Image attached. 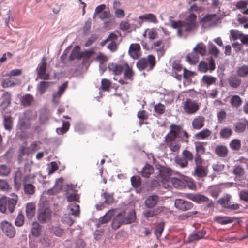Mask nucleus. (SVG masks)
<instances>
[{
  "label": "nucleus",
  "mask_w": 248,
  "mask_h": 248,
  "mask_svg": "<svg viewBox=\"0 0 248 248\" xmlns=\"http://www.w3.org/2000/svg\"><path fill=\"white\" fill-rule=\"evenodd\" d=\"M196 16L191 14L185 21H171L170 26L177 30V34L179 37L186 38L189 33L196 29Z\"/></svg>",
  "instance_id": "nucleus-1"
},
{
  "label": "nucleus",
  "mask_w": 248,
  "mask_h": 248,
  "mask_svg": "<svg viewBox=\"0 0 248 248\" xmlns=\"http://www.w3.org/2000/svg\"><path fill=\"white\" fill-rule=\"evenodd\" d=\"M182 132V127L174 124L170 126V131L165 137L166 146L169 147L172 152H178L181 144L176 141V138L180 137Z\"/></svg>",
  "instance_id": "nucleus-2"
},
{
  "label": "nucleus",
  "mask_w": 248,
  "mask_h": 248,
  "mask_svg": "<svg viewBox=\"0 0 248 248\" xmlns=\"http://www.w3.org/2000/svg\"><path fill=\"white\" fill-rule=\"evenodd\" d=\"M116 209H111L105 214L102 217L100 218L99 222L102 224L108 223L112 216L114 217L111 222V226L113 229L116 230L118 229L122 224H125L124 217L125 216V212L124 211L116 213Z\"/></svg>",
  "instance_id": "nucleus-3"
},
{
  "label": "nucleus",
  "mask_w": 248,
  "mask_h": 248,
  "mask_svg": "<svg viewBox=\"0 0 248 248\" xmlns=\"http://www.w3.org/2000/svg\"><path fill=\"white\" fill-rule=\"evenodd\" d=\"M11 198L7 199L3 197L0 199V211L1 213H5L7 208L10 213H13L17 202V196L14 193H11Z\"/></svg>",
  "instance_id": "nucleus-4"
},
{
  "label": "nucleus",
  "mask_w": 248,
  "mask_h": 248,
  "mask_svg": "<svg viewBox=\"0 0 248 248\" xmlns=\"http://www.w3.org/2000/svg\"><path fill=\"white\" fill-rule=\"evenodd\" d=\"M155 63V59L154 56L150 55L147 58H142L137 62V66L140 70L147 68L149 65V69L154 67Z\"/></svg>",
  "instance_id": "nucleus-5"
},
{
  "label": "nucleus",
  "mask_w": 248,
  "mask_h": 248,
  "mask_svg": "<svg viewBox=\"0 0 248 248\" xmlns=\"http://www.w3.org/2000/svg\"><path fill=\"white\" fill-rule=\"evenodd\" d=\"M46 58L43 57L36 68L37 76L41 79L48 80L49 78V74L46 73Z\"/></svg>",
  "instance_id": "nucleus-6"
},
{
  "label": "nucleus",
  "mask_w": 248,
  "mask_h": 248,
  "mask_svg": "<svg viewBox=\"0 0 248 248\" xmlns=\"http://www.w3.org/2000/svg\"><path fill=\"white\" fill-rule=\"evenodd\" d=\"M183 108L186 113L193 114L199 110V105L195 101L187 99L183 103Z\"/></svg>",
  "instance_id": "nucleus-7"
},
{
  "label": "nucleus",
  "mask_w": 248,
  "mask_h": 248,
  "mask_svg": "<svg viewBox=\"0 0 248 248\" xmlns=\"http://www.w3.org/2000/svg\"><path fill=\"white\" fill-rule=\"evenodd\" d=\"M1 229L3 233L10 238H13L16 233L14 226L7 221H2L0 223Z\"/></svg>",
  "instance_id": "nucleus-8"
},
{
  "label": "nucleus",
  "mask_w": 248,
  "mask_h": 248,
  "mask_svg": "<svg viewBox=\"0 0 248 248\" xmlns=\"http://www.w3.org/2000/svg\"><path fill=\"white\" fill-rule=\"evenodd\" d=\"M38 219L41 223L48 222L51 217V211L49 208L42 207L39 209Z\"/></svg>",
  "instance_id": "nucleus-9"
},
{
  "label": "nucleus",
  "mask_w": 248,
  "mask_h": 248,
  "mask_svg": "<svg viewBox=\"0 0 248 248\" xmlns=\"http://www.w3.org/2000/svg\"><path fill=\"white\" fill-rule=\"evenodd\" d=\"M123 71H124V79L120 78L118 81L121 85L127 84L128 82H126V80H132L134 76V72L132 67L127 63H124V69Z\"/></svg>",
  "instance_id": "nucleus-10"
},
{
  "label": "nucleus",
  "mask_w": 248,
  "mask_h": 248,
  "mask_svg": "<svg viewBox=\"0 0 248 248\" xmlns=\"http://www.w3.org/2000/svg\"><path fill=\"white\" fill-rule=\"evenodd\" d=\"M31 115V112L30 111H27L20 117L18 126L21 130L23 131L30 127L31 125L30 119Z\"/></svg>",
  "instance_id": "nucleus-11"
},
{
  "label": "nucleus",
  "mask_w": 248,
  "mask_h": 248,
  "mask_svg": "<svg viewBox=\"0 0 248 248\" xmlns=\"http://www.w3.org/2000/svg\"><path fill=\"white\" fill-rule=\"evenodd\" d=\"M176 208L182 211L191 210L193 204L192 202L181 199H177L174 202Z\"/></svg>",
  "instance_id": "nucleus-12"
},
{
  "label": "nucleus",
  "mask_w": 248,
  "mask_h": 248,
  "mask_svg": "<svg viewBox=\"0 0 248 248\" xmlns=\"http://www.w3.org/2000/svg\"><path fill=\"white\" fill-rule=\"evenodd\" d=\"M75 186L72 184H68L65 189L66 196L68 201H77L79 198Z\"/></svg>",
  "instance_id": "nucleus-13"
},
{
  "label": "nucleus",
  "mask_w": 248,
  "mask_h": 248,
  "mask_svg": "<svg viewBox=\"0 0 248 248\" xmlns=\"http://www.w3.org/2000/svg\"><path fill=\"white\" fill-rule=\"evenodd\" d=\"M198 68L200 71L203 73L206 72L208 70L213 71L215 69V61L213 59H210L208 63L201 61L199 64Z\"/></svg>",
  "instance_id": "nucleus-14"
},
{
  "label": "nucleus",
  "mask_w": 248,
  "mask_h": 248,
  "mask_svg": "<svg viewBox=\"0 0 248 248\" xmlns=\"http://www.w3.org/2000/svg\"><path fill=\"white\" fill-rule=\"evenodd\" d=\"M159 202V197L155 194L148 196L144 201L145 206L148 209L155 207Z\"/></svg>",
  "instance_id": "nucleus-15"
},
{
  "label": "nucleus",
  "mask_w": 248,
  "mask_h": 248,
  "mask_svg": "<svg viewBox=\"0 0 248 248\" xmlns=\"http://www.w3.org/2000/svg\"><path fill=\"white\" fill-rule=\"evenodd\" d=\"M168 183H170L175 188L183 189L186 187L187 181L183 178H171Z\"/></svg>",
  "instance_id": "nucleus-16"
},
{
  "label": "nucleus",
  "mask_w": 248,
  "mask_h": 248,
  "mask_svg": "<svg viewBox=\"0 0 248 248\" xmlns=\"http://www.w3.org/2000/svg\"><path fill=\"white\" fill-rule=\"evenodd\" d=\"M186 197L189 200L199 203L207 202L209 201V199L207 197L199 193L188 194Z\"/></svg>",
  "instance_id": "nucleus-17"
},
{
  "label": "nucleus",
  "mask_w": 248,
  "mask_h": 248,
  "mask_svg": "<svg viewBox=\"0 0 248 248\" xmlns=\"http://www.w3.org/2000/svg\"><path fill=\"white\" fill-rule=\"evenodd\" d=\"M67 83L65 82L60 87L57 92L53 93L52 95V102L54 104H58L59 103V99L67 88Z\"/></svg>",
  "instance_id": "nucleus-18"
},
{
  "label": "nucleus",
  "mask_w": 248,
  "mask_h": 248,
  "mask_svg": "<svg viewBox=\"0 0 248 248\" xmlns=\"http://www.w3.org/2000/svg\"><path fill=\"white\" fill-rule=\"evenodd\" d=\"M140 47L138 44H131L129 49V54L133 59H138L140 55Z\"/></svg>",
  "instance_id": "nucleus-19"
},
{
  "label": "nucleus",
  "mask_w": 248,
  "mask_h": 248,
  "mask_svg": "<svg viewBox=\"0 0 248 248\" xmlns=\"http://www.w3.org/2000/svg\"><path fill=\"white\" fill-rule=\"evenodd\" d=\"M206 234V231L201 230L190 234L188 238V242H193L202 238Z\"/></svg>",
  "instance_id": "nucleus-20"
},
{
  "label": "nucleus",
  "mask_w": 248,
  "mask_h": 248,
  "mask_svg": "<svg viewBox=\"0 0 248 248\" xmlns=\"http://www.w3.org/2000/svg\"><path fill=\"white\" fill-rule=\"evenodd\" d=\"M20 84V80L15 78L10 77L4 79L1 83L3 88H8Z\"/></svg>",
  "instance_id": "nucleus-21"
},
{
  "label": "nucleus",
  "mask_w": 248,
  "mask_h": 248,
  "mask_svg": "<svg viewBox=\"0 0 248 248\" xmlns=\"http://www.w3.org/2000/svg\"><path fill=\"white\" fill-rule=\"evenodd\" d=\"M108 68L113 74L120 75L124 69V63L122 64H116L112 63L109 64Z\"/></svg>",
  "instance_id": "nucleus-22"
},
{
  "label": "nucleus",
  "mask_w": 248,
  "mask_h": 248,
  "mask_svg": "<svg viewBox=\"0 0 248 248\" xmlns=\"http://www.w3.org/2000/svg\"><path fill=\"white\" fill-rule=\"evenodd\" d=\"M24 174L19 169H18L15 172L14 175V184L16 188H18L20 187L22 183L23 179L24 177Z\"/></svg>",
  "instance_id": "nucleus-23"
},
{
  "label": "nucleus",
  "mask_w": 248,
  "mask_h": 248,
  "mask_svg": "<svg viewBox=\"0 0 248 248\" xmlns=\"http://www.w3.org/2000/svg\"><path fill=\"white\" fill-rule=\"evenodd\" d=\"M204 118L202 116L195 117L192 121V127L195 129H200L204 126Z\"/></svg>",
  "instance_id": "nucleus-24"
},
{
  "label": "nucleus",
  "mask_w": 248,
  "mask_h": 248,
  "mask_svg": "<svg viewBox=\"0 0 248 248\" xmlns=\"http://www.w3.org/2000/svg\"><path fill=\"white\" fill-rule=\"evenodd\" d=\"M80 48L78 45L74 46L69 57V60H80L82 58V52H80Z\"/></svg>",
  "instance_id": "nucleus-25"
},
{
  "label": "nucleus",
  "mask_w": 248,
  "mask_h": 248,
  "mask_svg": "<svg viewBox=\"0 0 248 248\" xmlns=\"http://www.w3.org/2000/svg\"><path fill=\"white\" fill-rule=\"evenodd\" d=\"M99 18L103 21L108 20L104 22V26L107 27L111 22L112 16L109 11H104L99 15Z\"/></svg>",
  "instance_id": "nucleus-26"
},
{
  "label": "nucleus",
  "mask_w": 248,
  "mask_h": 248,
  "mask_svg": "<svg viewBox=\"0 0 248 248\" xmlns=\"http://www.w3.org/2000/svg\"><path fill=\"white\" fill-rule=\"evenodd\" d=\"M186 61L191 64H196L199 61V55L197 51L194 50L187 54L186 57Z\"/></svg>",
  "instance_id": "nucleus-27"
},
{
  "label": "nucleus",
  "mask_w": 248,
  "mask_h": 248,
  "mask_svg": "<svg viewBox=\"0 0 248 248\" xmlns=\"http://www.w3.org/2000/svg\"><path fill=\"white\" fill-rule=\"evenodd\" d=\"M163 208L164 207L162 206H159L154 210H145L143 212V215L144 217L147 218L152 217L162 212L163 211Z\"/></svg>",
  "instance_id": "nucleus-28"
},
{
  "label": "nucleus",
  "mask_w": 248,
  "mask_h": 248,
  "mask_svg": "<svg viewBox=\"0 0 248 248\" xmlns=\"http://www.w3.org/2000/svg\"><path fill=\"white\" fill-rule=\"evenodd\" d=\"M216 154L220 157H226L228 154V149L224 145H218L215 148Z\"/></svg>",
  "instance_id": "nucleus-29"
},
{
  "label": "nucleus",
  "mask_w": 248,
  "mask_h": 248,
  "mask_svg": "<svg viewBox=\"0 0 248 248\" xmlns=\"http://www.w3.org/2000/svg\"><path fill=\"white\" fill-rule=\"evenodd\" d=\"M207 174L206 169L202 165L196 166L194 169V175L199 178L206 176Z\"/></svg>",
  "instance_id": "nucleus-30"
},
{
  "label": "nucleus",
  "mask_w": 248,
  "mask_h": 248,
  "mask_svg": "<svg viewBox=\"0 0 248 248\" xmlns=\"http://www.w3.org/2000/svg\"><path fill=\"white\" fill-rule=\"evenodd\" d=\"M230 103L233 108H239L242 103L241 97L237 95H233L230 96Z\"/></svg>",
  "instance_id": "nucleus-31"
},
{
  "label": "nucleus",
  "mask_w": 248,
  "mask_h": 248,
  "mask_svg": "<svg viewBox=\"0 0 248 248\" xmlns=\"http://www.w3.org/2000/svg\"><path fill=\"white\" fill-rule=\"evenodd\" d=\"M211 131L209 130L208 129L205 128L197 133L195 135V137L197 140H204L207 139L209 137H210L211 135Z\"/></svg>",
  "instance_id": "nucleus-32"
},
{
  "label": "nucleus",
  "mask_w": 248,
  "mask_h": 248,
  "mask_svg": "<svg viewBox=\"0 0 248 248\" xmlns=\"http://www.w3.org/2000/svg\"><path fill=\"white\" fill-rule=\"evenodd\" d=\"M11 102V94L8 92L4 93L2 96L1 106L3 110H5L10 105Z\"/></svg>",
  "instance_id": "nucleus-33"
},
{
  "label": "nucleus",
  "mask_w": 248,
  "mask_h": 248,
  "mask_svg": "<svg viewBox=\"0 0 248 248\" xmlns=\"http://www.w3.org/2000/svg\"><path fill=\"white\" fill-rule=\"evenodd\" d=\"M35 205L32 202L28 203L26 205V216L29 218H31L35 213Z\"/></svg>",
  "instance_id": "nucleus-34"
},
{
  "label": "nucleus",
  "mask_w": 248,
  "mask_h": 248,
  "mask_svg": "<svg viewBox=\"0 0 248 248\" xmlns=\"http://www.w3.org/2000/svg\"><path fill=\"white\" fill-rule=\"evenodd\" d=\"M229 85L233 88H238L241 83V80L237 77L231 76L228 79Z\"/></svg>",
  "instance_id": "nucleus-35"
},
{
  "label": "nucleus",
  "mask_w": 248,
  "mask_h": 248,
  "mask_svg": "<svg viewBox=\"0 0 248 248\" xmlns=\"http://www.w3.org/2000/svg\"><path fill=\"white\" fill-rule=\"evenodd\" d=\"M194 144L196 154L202 155L205 153L206 150L205 146L207 144V142H196Z\"/></svg>",
  "instance_id": "nucleus-36"
},
{
  "label": "nucleus",
  "mask_w": 248,
  "mask_h": 248,
  "mask_svg": "<svg viewBox=\"0 0 248 248\" xmlns=\"http://www.w3.org/2000/svg\"><path fill=\"white\" fill-rule=\"evenodd\" d=\"M154 170L153 166L147 164L142 170L141 175L142 177L148 178L154 172Z\"/></svg>",
  "instance_id": "nucleus-37"
},
{
  "label": "nucleus",
  "mask_w": 248,
  "mask_h": 248,
  "mask_svg": "<svg viewBox=\"0 0 248 248\" xmlns=\"http://www.w3.org/2000/svg\"><path fill=\"white\" fill-rule=\"evenodd\" d=\"M140 18L143 21H148L154 23L158 22L156 16L153 14L149 13L140 16Z\"/></svg>",
  "instance_id": "nucleus-38"
},
{
  "label": "nucleus",
  "mask_w": 248,
  "mask_h": 248,
  "mask_svg": "<svg viewBox=\"0 0 248 248\" xmlns=\"http://www.w3.org/2000/svg\"><path fill=\"white\" fill-rule=\"evenodd\" d=\"M215 220L218 223L221 224H227L228 223H232L234 220V217H216Z\"/></svg>",
  "instance_id": "nucleus-39"
},
{
  "label": "nucleus",
  "mask_w": 248,
  "mask_h": 248,
  "mask_svg": "<svg viewBox=\"0 0 248 248\" xmlns=\"http://www.w3.org/2000/svg\"><path fill=\"white\" fill-rule=\"evenodd\" d=\"M236 73L238 76L244 78L248 76V65H243L237 68Z\"/></svg>",
  "instance_id": "nucleus-40"
},
{
  "label": "nucleus",
  "mask_w": 248,
  "mask_h": 248,
  "mask_svg": "<svg viewBox=\"0 0 248 248\" xmlns=\"http://www.w3.org/2000/svg\"><path fill=\"white\" fill-rule=\"evenodd\" d=\"M51 83L42 81L39 82L37 87L38 92L40 94H43L49 86Z\"/></svg>",
  "instance_id": "nucleus-41"
},
{
  "label": "nucleus",
  "mask_w": 248,
  "mask_h": 248,
  "mask_svg": "<svg viewBox=\"0 0 248 248\" xmlns=\"http://www.w3.org/2000/svg\"><path fill=\"white\" fill-rule=\"evenodd\" d=\"M231 196L229 194H226L223 197L221 198L218 201V202L223 207L228 208L230 202Z\"/></svg>",
  "instance_id": "nucleus-42"
},
{
  "label": "nucleus",
  "mask_w": 248,
  "mask_h": 248,
  "mask_svg": "<svg viewBox=\"0 0 248 248\" xmlns=\"http://www.w3.org/2000/svg\"><path fill=\"white\" fill-rule=\"evenodd\" d=\"M202 83L207 86L211 85L215 83L216 78L209 75H204L202 78Z\"/></svg>",
  "instance_id": "nucleus-43"
},
{
  "label": "nucleus",
  "mask_w": 248,
  "mask_h": 248,
  "mask_svg": "<svg viewBox=\"0 0 248 248\" xmlns=\"http://www.w3.org/2000/svg\"><path fill=\"white\" fill-rule=\"evenodd\" d=\"M208 44L209 52L210 54L213 55L216 58L218 57L220 53L219 50L213 43L210 42Z\"/></svg>",
  "instance_id": "nucleus-44"
},
{
  "label": "nucleus",
  "mask_w": 248,
  "mask_h": 248,
  "mask_svg": "<svg viewBox=\"0 0 248 248\" xmlns=\"http://www.w3.org/2000/svg\"><path fill=\"white\" fill-rule=\"evenodd\" d=\"M229 145L232 150L238 151L241 149V141L237 139H233L230 142Z\"/></svg>",
  "instance_id": "nucleus-45"
},
{
  "label": "nucleus",
  "mask_w": 248,
  "mask_h": 248,
  "mask_svg": "<svg viewBox=\"0 0 248 248\" xmlns=\"http://www.w3.org/2000/svg\"><path fill=\"white\" fill-rule=\"evenodd\" d=\"M70 209L69 214L77 217L79 214V206L76 204H72L68 206Z\"/></svg>",
  "instance_id": "nucleus-46"
},
{
  "label": "nucleus",
  "mask_w": 248,
  "mask_h": 248,
  "mask_svg": "<svg viewBox=\"0 0 248 248\" xmlns=\"http://www.w3.org/2000/svg\"><path fill=\"white\" fill-rule=\"evenodd\" d=\"M230 39L233 40L240 39L242 36V32L238 30L232 29L230 31Z\"/></svg>",
  "instance_id": "nucleus-47"
},
{
  "label": "nucleus",
  "mask_w": 248,
  "mask_h": 248,
  "mask_svg": "<svg viewBox=\"0 0 248 248\" xmlns=\"http://www.w3.org/2000/svg\"><path fill=\"white\" fill-rule=\"evenodd\" d=\"M125 224H129L134 222L136 219V215L134 210L130 211L127 216L124 217Z\"/></svg>",
  "instance_id": "nucleus-48"
},
{
  "label": "nucleus",
  "mask_w": 248,
  "mask_h": 248,
  "mask_svg": "<svg viewBox=\"0 0 248 248\" xmlns=\"http://www.w3.org/2000/svg\"><path fill=\"white\" fill-rule=\"evenodd\" d=\"M232 133V129L230 127H224L220 132V137L227 139L229 138Z\"/></svg>",
  "instance_id": "nucleus-49"
},
{
  "label": "nucleus",
  "mask_w": 248,
  "mask_h": 248,
  "mask_svg": "<svg viewBox=\"0 0 248 248\" xmlns=\"http://www.w3.org/2000/svg\"><path fill=\"white\" fill-rule=\"evenodd\" d=\"M160 173L161 176L164 178L165 181L169 182V180L171 178H170V176L171 175V170L169 168H164L161 170Z\"/></svg>",
  "instance_id": "nucleus-50"
},
{
  "label": "nucleus",
  "mask_w": 248,
  "mask_h": 248,
  "mask_svg": "<svg viewBox=\"0 0 248 248\" xmlns=\"http://www.w3.org/2000/svg\"><path fill=\"white\" fill-rule=\"evenodd\" d=\"M194 50L197 51L199 55L203 56L206 52V48L202 43H199L194 47Z\"/></svg>",
  "instance_id": "nucleus-51"
},
{
  "label": "nucleus",
  "mask_w": 248,
  "mask_h": 248,
  "mask_svg": "<svg viewBox=\"0 0 248 248\" xmlns=\"http://www.w3.org/2000/svg\"><path fill=\"white\" fill-rule=\"evenodd\" d=\"M132 22L130 23V26L131 29L134 30L140 27L143 23V20L140 18V16L138 18L132 19Z\"/></svg>",
  "instance_id": "nucleus-52"
},
{
  "label": "nucleus",
  "mask_w": 248,
  "mask_h": 248,
  "mask_svg": "<svg viewBox=\"0 0 248 248\" xmlns=\"http://www.w3.org/2000/svg\"><path fill=\"white\" fill-rule=\"evenodd\" d=\"M174 99V92L173 91H169L166 92L164 94L163 99L166 103L168 104L172 103Z\"/></svg>",
  "instance_id": "nucleus-53"
},
{
  "label": "nucleus",
  "mask_w": 248,
  "mask_h": 248,
  "mask_svg": "<svg viewBox=\"0 0 248 248\" xmlns=\"http://www.w3.org/2000/svg\"><path fill=\"white\" fill-rule=\"evenodd\" d=\"M33 100V97L29 94H26L22 97L21 99L22 104L24 106H28L30 105Z\"/></svg>",
  "instance_id": "nucleus-54"
},
{
  "label": "nucleus",
  "mask_w": 248,
  "mask_h": 248,
  "mask_svg": "<svg viewBox=\"0 0 248 248\" xmlns=\"http://www.w3.org/2000/svg\"><path fill=\"white\" fill-rule=\"evenodd\" d=\"M175 162L181 168L187 166L188 162L184 157L176 156L174 158Z\"/></svg>",
  "instance_id": "nucleus-55"
},
{
  "label": "nucleus",
  "mask_w": 248,
  "mask_h": 248,
  "mask_svg": "<svg viewBox=\"0 0 248 248\" xmlns=\"http://www.w3.org/2000/svg\"><path fill=\"white\" fill-rule=\"evenodd\" d=\"M70 126L69 123L67 121L63 122L62 126L56 129V132L58 134H62L68 131Z\"/></svg>",
  "instance_id": "nucleus-56"
},
{
  "label": "nucleus",
  "mask_w": 248,
  "mask_h": 248,
  "mask_svg": "<svg viewBox=\"0 0 248 248\" xmlns=\"http://www.w3.org/2000/svg\"><path fill=\"white\" fill-rule=\"evenodd\" d=\"M10 172V168L5 165H0V176H7Z\"/></svg>",
  "instance_id": "nucleus-57"
},
{
  "label": "nucleus",
  "mask_w": 248,
  "mask_h": 248,
  "mask_svg": "<svg viewBox=\"0 0 248 248\" xmlns=\"http://www.w3.org/2000/svg\"><path fill=\"white\" fill-rule=\"evenodd\" d=\"M3 122L5 128L8 130H11L12 127V121L11 116L9 115L5 116Z\"/></svg>",
  "instance_id": "nucleus-58"
},
{
  "label": "nucleus",
  "mask_w": 248,
  "mask_h": 248,
  "mask_svg": "<svg viewBox=\"0 0 248 248\" xmlns=\"http://www.w3.org/2000/svg\"><path fill=\"white\" fill-rule=\"evenodd\" d=\"M24 189L25 193L33 194L35 191V187L31 184H24Z\"/></svg>",
  "instance_id": "nucleus-59"
},
{
  "label": "nucleus",
  "mask_w": 248,
  "mask_h": 248,
  "mask_svg": "<svg viewBox=\"0 0 248 248\" xmlns=\"http://www.w3.org/2000/svg\"><path fill=\"white\" fill-rule=\"evenodd\" d=\"M40 226L36 222H34L32 223L31 228V232L33 235L35 236H38L40 234Z\"/></svg>",
  "instance_id": "nucleus-60"
},
{
  "label": "nucleus",
  "mask_w": 248,
  "mask_h": 248,
  "mask_svg": "<svg viewBox=\"0 0 248 248\" xmlns=\"http://www.w3.org/2000/svg\"><path fill=\"white\" fill-rule=\"evenodd\" d=\"M233 173L238 177H241L244 173V169L240 165H236L234 167Z\"/></svg>",
  "instance_id": "nucleus-61"
},
{
  "label": "nucleus",
  "mask_w": 248,
  "mask_h": 248,
  "mask_svg": "<svg viewBox=\"0 0 248 248\" xmlns=\"http://www.w3.org/2000/svg\"><path fill=\"white\" fill-rule=\"evenodd\" d=\"M246 124L240 122H237L234 124V129L235 132L237 133H242L244 132L246 129Z\"/></svg>",
  "instance_id": "nucleus-62"
},
{
  "label": "nucleus",
  "mask_w": 248,
  "mask_h": 248,
  "mask_svg": "<svg viewBox=\"0 0 248 248\" xmlns=\"http://www.w3.org/2000/svg\"><path fill=\"white\" fill-rule=\"evenodd\" d=\"M164 228V224L163 222L159 223L155 228V234L157 238L160 237L161 235L162 232Z\"/></svg>",
  "instance_id": "nucleus-63"
},
{
  "label": "nucleus",
  "mask_w": 248,
  "mask_h": 248,
  "mask_svg": "<svg viewBox=\"0 0 248 248\" xmlns=\"http://www.w3.org/2000/svg\"><path fill=\"white\" fill-rule=\"evenodd\" d=\"M132 185L135 187H139L141 183L140 178L139 176H133L131 178Z\"/></svg>",
  "instance_id": "nucleus-64"
}]
</instances>
